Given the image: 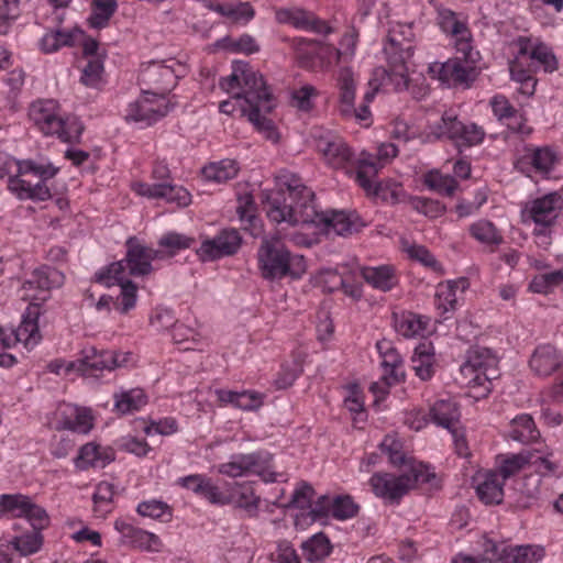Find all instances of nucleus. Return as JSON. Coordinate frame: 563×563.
I'll use <instances>...</instances> for the list:
<instances>
[{"label": "nucleus", "instance_id": "nucleus-3", "mask_svg": "<svg viewBox=\"0 0 563 563\" xmlns=\"http://www.w3.org/2000/svg\"><path fill=\"white\" fill-rule=\"evenodd\" d=\"M29 118L44 135L55 136L65 143H78L85 129L77 115L66 112L54 99L32 102Z\"/></svg>", "mask_w": 563, "mask_h": 563}, {"label": "nucleus", "instance_id": "nucleus-36", "mask_svg": "<svg viewBox=\"0 0 563 563\" xmlns=\"http://www.w3.org/2000/svg\"><path fill=\"white\" fill-rule=\"evenodd\" d=\"M467 287L468 282L466 278L440 283L435 291V306L438 310L442 313L455 310L459 292L463 294Z\"/></svg>", "mask_w": 563, "mask_h": 563}, {"label": "nucleus", "instance_id": "nucleus-51", "mask_svg": "<svg viewBox=\"0 0 563 563\" xmlns=\"http://www.w3.org/2000/svg\"><path fill=\"white\" fill-rule=\"evenodd\" d=\"M509 437L522 443L538 439L539 431L531 416L522 413L514 418L510 423Z\"/></svg>", "mask_w": 563, "mask_h": 563}, {"label": "nucleus", "instance_id": "nucleus-4", "mask_svg": "<svg viewBox=\"0 0 563 563\" xmlns=\"http://www.w3.org/2000/svg\"><path fill=\"white\" fill-rule=\"evenodd\" d=\"M258 263L265 279H299L307 271L302 255L291 253L278 241L264 240L258 250Z\"/></svg>", "mask_w": 563, "mask_h": 563}, {"label": "nucleus", "instance_id": "nucleus-29", "mask_svg": "<svg viewBox=\"0 0 563 563\" xmlns=\"http://www.w3.org/2000/svg\"><path fill=\"white\" fill-rule=\"evenodd\" d=\"M391 320L395 331L405 339L422 336L428 331L429 318L411 311H394Z\"/></svg>", "mask_w": 563, "mask_h": 563}, {"label": "nucleus", "instance_id": "nucleus-1", "mask_svg": "<svg viewBox=\"0 0 563 563\" xmlns=\"http://www.w3.org/2000/svg\"><path fill=\"white\" fill-rule=\"evenodd\" d=\"M283 187L265 195L264 209L268 219L290 225L313 224L327 234L347 235L356 230L357 217L345 211L319 212L313 203V191L295 175L282 179Z\"/></svg>", "mask_w": 563, "mask_h": 563}, {"label": "nucleus", "instance_id": "nucleus-14", "mask_svg": "<svg viewBox=\"0 0 563 563\" xmlns=\"http://www.w3.org/2000/svg\"><path fill=\"white\" fill-rule=\"evenodd\" d=\"M169 111L167 98L163 95H153L142 89V95L129 103L125 110V120L148 126L164 118Z\"/></svg>", "mask_w": 563, "mask_h": 563}, {"label": "nucleus", "instance_id": "nucleus-26", "mask_svg": "<svg viewBox=\"0 0 563 563\" xmlns=\"http://www.w3.org/2000/svg\"><path fill=\"white\" fill-rule=\"evenodd\" d=\"M176 484L181 488L192 492L195 495L205 498L212 505L223 506L228 499L224 493L205 474H190L179 477Z\"/></svg>", "mask_w": 563, "mask_h": 563}, {"label": "nucleus", "instance_id": "nucleus-35", "mask_svg": "<svg viewBox=\"0 0 563 563\" xmlns=\"http://www.w3.org/2000/svg\"><path fill=\"white\" fill-rule=\"evenodd\" d=\"M361 276L372 288L383 292L390 291L399 283L396 269L391 265L362 267Z\"/></svg>", "mask_w": 563, "mask_h": 563}, {"label": "nucleus", "instance_id": "nucleus-60", "mask_svg": "<svg viewBox=\"0 0 563 563\" xmlns=\"http://www.w3.org/2000/svg\"><path fill=\"white\" fill-rule=\"evenodd\" d=\"M531 460L529 450H523L518 454L507 456L499 465L500 478L505 482L507 478L514 476L521 471L526 465H529Z\"/></svg>", "mask_w": 563, "mask_h": 563}, {"label": "nucleus", "instance_id": "nucleus-39", "mask_svg": "<svg viewBox=\"0 0 563 563\" xmlns=\"http://www.w3.org/2000/svg\"><path fill=\"white\" fill-rule=\"evenodd\" d=\"M224 498L228 501L224 505H234L238 508L245 510L250 516L256 514L260 505V497L255 494L252 485L250 484H234L229 494L224 493Z\"/></svg>", "mask_w": 563, "mask_h": 563}, {"label": "nucleus", "instance_id": "nucleus-6", "mask_svg": "<svg viewBox=\"0 0 563 563\" xmlns=\"http://www.w3.org/2000/svg\"><path fill=\"white\" fill-rule=\"evenodd\" d=\"M57 172L58 168L51 163L25 161L19 164V174L9 178L8 188L19 199L44 201L51 198L46 181Z\"/></svg>", "mask_w": 563, "mask_h": 563}, {"label": "nucleus", "instance_id": "nucleus-27", "mask_svg": "<svg viewBox=\"0 0 563 563\" xmlns=\"http://www.w3.org/2000/svg\"><path fill=\"white\" fill-rule=\"evenodd\" d=\"M376 347L382 357L383 375L382 379L386 386L400 383L405 378L404 361L400 354L388 341H379Z\"/></svg>", "mask_w": 563, "mask_h": 563}, {"label": "nucleus", "instance_id": "nucleus-5", "mask_svg": "<svg viewBox=\"0 0 563 563\" xmlns=\"http://www.w3.org/2000/svg\"><path fill=\"white\" fill-rule=\"evenodd\" d=\"M162 258V252L141 244L135 238L126 240V254L121 261L108 266L97 277L100 283L111 286L113 282H122L126 277L125 271L131 276H146L153 272L152 262Z\"/></svg>", "mask_w": 563, "mask_h": 563}, {"label": "nucleus", "instance_id": "nucleus-30", "mask_svg": "<svg viewBox=\"0 0 563 563\" xmlns=\"http://www.w3.org/2000/svg\"><path fill=\"white\" fill-rule=\"evenodd\" d=\"M217 399L223 405H231L234 408L244 411L258 410L265 401L266 395L256 390L234 391L228 389H217L214 391Z\"/></svg>", "mask_w": 563, "mask_h": 563}, {"label": "nucleus", "instance_id": "nucleus-50", "mask_svg": "<svg viewBox=\"0 0 563 563\" xmlns=\"http://www.w3.org/2000/svg\"><path fill=\"white\" fill-rule=\"evenodd\" d=\"M338 87L340 90L341 112L343 114L353 111L356 80L354 73L349 67H342L338 74Z\"/></svg>", "mask_w": 563, "mask_h": 563}, {"label": "nucleus", "instance_id": "nucleus-11", "mask_svg": "<svg viewBox=\"0 0 563 563\" xmlns=\"http://www.w3.org/2000/svg\"><path fill=\"white\" fill-rule=\"evenodd\" d=\"M484 547L482 560L485 562L538 563L544 558V549L540 545H510L484 539Z\"/></svg>", "mask_w": 563, "mask_h": 563}, {"label": "nucleus", "instance_id": "nucleus-16", "mask_svg": "<svg viewBox=\"0 0 563 563\" xmlns=\"http://www.w3.org/2000/svg\"><path fill=\"white\" fill-rule=\"evenodd\" d=\"M369 485L376 497L398 503L413 487V482L408 474L375 473L369 478Z\"/></svg>", "mask_w": 563, "mask_h": 563}, {"label": "nucleus", "instance_id": "nucleus-49", "mask_svg": "<svg viewBox=\"0 0 563 563\" xmlns=\"http://www.w3.org/2000/svg\"><path fill=\"white\" fill-rule=\"evenodd\" d=\"M358 42V33L355 29L347 30L342 36L339 47L333 45H322L321 51L327 55H334L336 63L350 62L353 59Z\"/></svg>", "mask_w": 563, "mask_h": 563}, {"label": "nucleus", "instance_id": "nucleus-41", "mask_svg": "<svg viewBox=\"0 0 563 563\" xmlns=\"http://www.w3.org/2000/svg\"><path fill=\"white\" fill-rule=\"evenodd\" d=\"M518 52L514 60L509 64L510 76L512 80L521 84V90L526 95H532L536 87V80L533 79V71L531 64L528 60L526 54L520 52V47H517Z\"/></svg>", "mask_w": 563, "mask_h": 563}, {"label": "nucleus", "instance_id": "nucleus-18", "mask_svg": "<svg viewBox=\"0 0 563 563\" xmlns=\"http://www.w3.org/2000/svg\"><path fill=\"white\" fill-rule=\"evenodd\" d=\"M78 362V372L85 376H98L103 371H112L124 364L125 358L113 351H97L95 346H86L81 350Z\"/></svg>", "mask_w": 563, "mask_h": 563}, {"label": "nucleus", "instance_id": "nucleus-44", "mask_svg": "<svg viewBox=\"0 0 563 563\" xmlns=\"http://www.w3.org/2000/svg\"><path fill=\"white\" fill-rule=\"evenodd\" d=\"M239 170L240 164L235 159L224 158L205 165L201 174L207 181L222 184L235 178Z\"/></svg>", "mask_w": 563, "mask_h": 563}, {"label": "nucleus", "instance_id": "nucleus-28", "mask_svg": "<svg viewBox=\"0 0 563 563\" xmlns=\"http://www.w3.org/2000/svg\"><path fill=\"white\" fill-rule=\"evenodd\" d=\"M474 483L476 494L484 504H500L503 501L505 483L497 472L477 473Z\"/></svg>", "mask_w": 563, "mask_h": 563}, {"label": "nucleus", "instance_id": "nucleus-10", "mask_svg": "<svg viewBox=\"0 0 563 563\" xmlns=\"http://www.w3.org/2000/svg\"><path fill=\"white\" fill-rule=\"evenodd\" d=\"M398 147L394 143H382L377 148V155L374 156L368 153H361L357 157V172L355 174V181L367 194L380 195L383 190L382 185L376 181L377 173L383 168V161L386 162L396 157Z\"/></svg>", "mask_w": 563, "mask_h": 563}, {"label": "nucleus", "instance_id": "nucleus-8", "mask_svg": "<svg viewBox=\"0 0 563 563\" xmlns=\"http://www.w3.org/2000/svg\"><path fill=\"white\" fill-rule=\"evenodd\" d=\"M217 471L219 474L228 477H242L254 474L260 476L265 483H274L282 476V474L273 470L272 455L264 451L233 454L228 462L219 464Z\"/></svg>", "mask_w": 563, "mask_h": 563}, {"label": "nucleus", "instance_id": "nucleus-61", "mask_svg": "<svg viewBox=\"0 0 563 563\" xmlns=\"http://www.w3.org/2000/svg\"><path fill=\"white\" fill-rule=\"evenodd\" d=\"M117 10V0H93V10L89 18L92 27L101 29Z\"/></svg>", "mask_w": 563, "mask_h": 563}, {"label": "nucleus", "instance_id": "nucleus-42", "mask_svg": "<svg viewBox=\"0 0 563 563\" xmlns=\"http://www.w3.org/2000/svg\"><path fill=\"white\" fill-rule=\"evenodd\" d=\"M113 409L120 415H129L141 410L148 400L142 388L121 389L113 395Z\"/></svg>", "mask_w": 563, "mask_h": 563}, {"label": "nucleus", "instance_id": "nucleus-13", "mask_svg": "<svg viewBox=\"0 0 563 563\" xmlns=\"http://www.w3.org/2000/svg\"><path fill=\"white\" fill-rule=\"evenodd\" d=\"M178 65L175 60H152L143 65L140 69L139 81L142 89L151 91L153 95H163L166 97L176 85L178 75L174 66Z\"/></svg>", "mask_w": 563, "mask_h": 563}, {"label": "nucleus", "instance_id": "nucleus-46", "mask_svg": "<svg viewBox=\"0 0 563 563\" xmlns=\"http://www.w3.org/2000/svg\"><path fill=\"white\" fill-rule=\"evenodd\" d=\"M399 59V57H397ZM390 69L383 67L375 69V80H389L393 91L400 92L410 88L408 79V69L406 63L396 59H388Z\"/></svg>", "mask_w": 563, "mask_h": 563}, {"label": "nucleus", "instance_id": "nucleus-40", "mask_svg": "<svg viewBox=\"0 0 563 563\" xmlns=\"http://www.w3.org/2000/svg\"><path fill=\"white\" fill-rule=\"evenodd\" d=\"M429 418L438 427L453 430L459 423L460 410L457 405L450 399L437 400L429 409Z\"/></svg>", "mask_w": 563, "mask_h": 563}, {"label": "nucleus", "instance_id": "nucleus-25", "mask_svg": "<svg viewBox=\"0 0 563 563\" xmlns=\"http://www.w3.org/2000/svg\"><path fill=\"white\" fill-rule=\"evenodd\" d=\"M275 20L280 24H289L296 29L310 30L320 34L331 32V27L324 22L298 7L275 9Z\"/></svg>", "mask_w": 563, "mask_h": 563}, {"label": "nucleus", "instance_id": "nucleus-22", "mask_svg": "<svg viewBox=\"0 0 563 563\" xmlns=\"http://www.w3.org/2000/svg\"><path fill=\"white\" fill-rule=\"evenodd\" d=\"M515 45L526 54L534 71L542 68L545 73H553L558 69V59L552 48L539 40L519 36Z\"/></svg>", "mask_w": 563, "mask_h": 563}, {"label": "nucleus", "instance_id": "nucleus-37", "mask_svg": "<svg viewBox=\"0 0 563 563\" xmlns=\"http://www.w3.org/2000/svg\"><path fill=\"white\" fill-rule=\"evenodd\" d=\"M411 367L421 380H429L435 373V353L431 343H420L411 356Z\"/></svg>", "mask_w": 563, "mask_h": 563}, {"label": "nucleus", "instance_id": "nucleus-17", "mask_svg": "<svg viewBox=\"0 0 563 563\" xmlns=\"http://www.w3.org/2000/svg\"><path fill=\"white\" fill-rule=\"evenodd\" d=\"M1 505L5 510L12 511L15 517L27 519L35 531L42 530L48 525L46 510L34 504L25 495H2Z\"/></svg>", "mask_w": 563, "mask_h": 563}, {"label": "nucleus", "instance_id": "nucleus-54", "mask_svg": "<svg viewBox=\"0 0 563 563\" xmlns=\"http://www.w3.org/2000/svg\"><path fill=\"white\" fill-rule=\"evenodd\" d=\"M236 212L244 225V230H249L253 236H257L261 231L258 225L260 219L255 214V207L252 196L245 195L239 198Z\"/></svg>", "mask_w": 563, "mask_h": 563}, {"label": "nucleus", "instance_id": "nucleus-38", "mask_svg": "<svg viewBox=\"0 0 563 563\" xmlns=\"http://www.w3.org/2000/svg\"><path fill=\"white\" fill-rule=\"evenodd\" d=\"M113 460V452L110 448L100 446L93 442L82 445L76 460L77 467H104Z\"/></svg>", "mask_w": 563, "mask_h": 563}, {"label": "nucleus", "instance_id": "nucleus-47", "mask_svg": "<svg viewBox=\"0 0 563 563\" xmlns=\"http://www.w3.org/2000/svg\"><path fill=\"white\" fill-rule=\"evenodd\" d=\"M451 141L459 147H472L481 144L485 137L484 129L474 122L457 119Z\"/></svg>", "mask_w": 563, "mask_h": 563}, {"label": "nucleus", "instance_id": "nucleus-59", "mask_svg": "<svg viewBox=\"0 0 563 563\" xmlns=\"http://www.w3.org/2000/svg\"><path fill=\"white\" fill-rule=\"evenodd\" d=\"M424 184L430 189L445 196H452L457 188V183L452 176L443 175L438 170L427 173Z\"/></svg>", "mask_w": 563, "mask_h": 563}, {"label": "nucleus", "instance_id": "nucleus-57", "mask_svg": "<svg viewBox=\"0 0 563 563\" xmlns=\"http://www.w3.org/2000/svg\"><path fill=\"white\" fill-rule=\"evenodd\" d=\"M290 46L296 53V57L301 66L308 67L312 54L318 53L320 55H327L325 52L321 51L323 44L317 43L311 40L303 37H294L289 40Z\"/></svg>", "mask_w": 563, "mask_h": 563}, {"label": "nucleus", "instance_id": "nucleus-58", "mask_svg": "<svg viewBox=\"0 0 563 563\" xmlns=\"http://www.w3.org/2000/svg\"><path fill=\"white\" fill-rule=\"evenodd\" d=\"M43 543L42 534L38 531L14 537L8 542L13 549L22 556H27L36 553Z\"/></svg>", "mask_w": 563, "mask_h": 563}, {"label": "nucleus", "instance_id": "nucleus-52", "mask_svg": "<svg viewBox=\"0 0 563 563\" xmlns=\"http://www.w3.org/2000/svg\"><path fill=\"white\" fill-rule=\"evenodd\" d=\"M305 559L311 563L324 560L331 553L330 541L323 533H317L301 545Z\"/></svg>", "mask_w": 563, "mask_h": 563}, {"label": "nucleus", "instance_id": "nucleus-21", "mask_svg": "<svg viewBox=\"0 0 563 563\" xmlns=\"http://www.w3.org/2000/svg\"><path fill=\"white\" fill-rule=\"evenodd\" d=\"M64 275L56 268L43 266L36 268L23 283V289L26 296L32 300H46L52 288L62 286Z\"/></svg>", "mask_w": 563, "mask_h": 563}, {"label": "nucleus", "instance_id": "nucleus-56", "mask_svg": "<svg viewBox=\"0 0 563 563\" xmlns=\"http://www.w3.org/2000/svg\"><path fill=\"white\" fill-rule=\"evenodd\" d=\"M114 487L111 483L101 482L93 493V505L97 517H104L112 509Z\"/></svg>", "mask_w": 563, "mask_h": 563}, {"label": "nucleus", "instance_id": "nucleus-45", "mask_svg": "<svg viewBox=\"0 0 563 563\" xmlns=\"http://www.w3.org/2000/svg\"><path fill=\"white\" fill-rule=\"evenodd\" d=\"M457 119L452 111H445L438 121L427 125L426 131L421 134L422 142L432 143L443 139L451 141Z\"/></svg>", "mask_w": 563, "mask_h": 563}, {"label": "nucleus", "instance_id": "nucleus-2", "mask_svg": "<svg viewBox=\"0 0 563 563\" xmlns=\"http://www.w3.org/2000/svg\"><path fill=\"white\" fill-rule=\"evenodd\" d=\"M219 85L230 95L219 104L221 113L246 115L260 131L267 132V137L275 136L272 121L264 115L274 108L272 93L258 71L247 63L236 62L231 74L221 78Z\"/></svg>", "mask_w": 563, "mask_h": 563}, {"label": "nucleus", "instance_id": "nucleus-34", "mask_svg": "<svg viewBox=\"0 0 563 563\" xmlns=\"http://www.w3.org/2000/svg\"><path fill=\"white\" fill-rule=\"evenodd\" d=\"M529 365L536 375L550 376L562 365V356L550 344L539 345L532 353Z\"/></svg>", "mask_w": 563, "mask_h": 563}, {"label": "nucleus", "instance_id": "nucleus-33", "mask_svg": "<svg viewBox=\"0 0 563 563\" xmlns=\"http://www.w3.org/2000/svg\"><path fill=\"white\" fill-rule=\"evenodd\" d=\"M558 159V154L549 146H527L519 164L530 166L540 175H548L553 170Z\"/></svg>", "mask_w": 563, "mask_h": 563}, {"label": "nucleus", "instance_id": "nucleus-64", "mask_svg": "<svg viewBox=\"0 0 563 563\" xmlns=\"http://www.w3.org/2000/svg\"><path fill=\"white\" fill-rule=\"evenodd\" d=\"M102 62L97 57H92L82 68L80 82L86 87L98 88L102 81Z\"/></svg>", "mask_w": 563, "mask_h": 563}, {"label": "nucleus", "instance_id": "nucleus-15", "mask_svg": "<svg viewBox=\"0 0 563 563\" xmlns=\"http://www.w3.org/2000/svg\"><path fill=\"white\" fill-rule=\"evenodd\" d=\"M427 74L445 86H466L474 80L475 73L472 66L465 65L459 58H451L444 63L429 64Z\"/></svg>", "mask_w": 563, "mask_h": 563}, {"label": "nucleus", "instance_id": "nucleus-63", "mask_svg": "<svg viewBox=\"0 0 563 563\" xmlns=\"http://www.w3.org/2000/svg\"><path fill=\"white\" fill-rule=\"evenodd\" d=\"M195 239L177 232H167L158 240V245L166 249L169 255H175L179 251L190 249Z\"/></svg>", "mask_w": 563, "mask_h": 563}, {"label": "nucleus", "instance_id": "nucleus-32", "mask_svg": "<svg viewBox=\"0 0 563 563\" xmlns=\"http://www.w3.org/2000/svg\"><path fill=\"white\" fill-rule=\"evenodd\" d=\"M59 415L64 428L68 430L86 434L93 427V417L89 408L64 404L59 407Z\"/></svg>", "mask_w": 563, "mask_h": 563}, {"label": "nucleus", "instance_id": "nucleus-53", "mask_svg": "<svg viewBox=\"0 0 563 563\" xmlns=\"http://www.w3.org/2000/svg\"><path fill=\"white\" fill-rule=\"evenodd\" d=\"M11 334L14 339V344L22 342L27 349L34 347L42 339L37 318H31L30 316L23 318L18 329Z\"/></svg>", "mask_w": 563, "mask_h": 563}, {"label": "nucleus", "instance_id": "nucleus-20", "mask_svg": "<svg viewBox=\"0 0 563 563\" xmlns=\"http://www.w3.org/2000/svg\"><path fill=\"white\" fill-rule=\"evenodd\" d=\"M242 239L235 229L222 230L212 239L202 241L197 254L202 261H213L238 252Z\"/></svg>", "mask_w": 563, "mask_h": 563}, {"label": "nucleus", "instance_id": "nucleus-23", "mask_svg": "<svg viewBox=\"0 0 563 563\" xmlns=\"http://www.w3.org/2000/svg\"><path fill=\"white\" fill-rule=\"evenodd\" d=\"M132 188L139 196L153 199L162 198L169 203H175L177 207H187L191 202L190 192L181 186L167 183H135L132 185Z\"/></svg>", "mask_w": 563, "mask_h": 563}, {"label": "nucleus", "instance_id": "nucleus-62", "mask_svg": "<svg viewBox=\"0 0 563 563\" xmlns=\"http://www.w3.org/2000/svg\"><path fill=\"white\" fill-rule=\"evenodd\" d=\"M136 511L140 516L152 519L168 520L172 517L169 506L158 499H150L140 503L136 507Z\"/></svg>", "mask_w": 563, "mask_h": 563}, {"label": "nucleus", "instance_id": "nucleus-24", "mask_svg": "<svg viewBox=\"0 0 563 563\" xmlns=\"http://www.w3.org/2000/svg\"><path fill=\"white\" fill-rule=\"evenodd\" d=\"M413 31L411 25L398 24L394 26L387 37L384 51L390 60L399 57V62L407 63L413 55Z\"/></svg>", "mask_w": 563, "mask_h": 563}, {"label": "nucleus", "instance_id": "nucleus-48", "mask_svg": "<svg viewBox=\"0 0 563 563\" xmlns=\"http://www.w3.org/2000/svg\"><path fill=\"white\" fill-rule=\"evenodd\" d=\"M77 29H56L46 32L40 40L42 52L49 54L57 52L62 47L73 46L75 43Z\"/></svg>", "mask_w": 563, "mask_h": 563}, {"label": "nucleus", "instance_id": "nucleus-43", "mask_svg": "<svg viewBox=\"0 0 563 563\" xmlns=\"http://www.w3.org/2000/svg\"><path fill=\"white\" fill-rule=\"evenodd\" d=\"M470 235L478 243L496 250L504 242L501 231L489 220L479 219L468 227Z\"/></svg>", "mask_w": 563, "mask_h": 563}, {"label": "nucleus", "instance_id": "nucleus-7", "mask_svg": "<svg viewBox=\"0 0 563 563\" xmlns=\"http://www.w3.org/2000/svg\"><path fill=\"white\" fill-rule=\"evenodd\" d=\"M311 137L324 163L333 169H342L355 178L357 157L350 145L338 134L322 128H313Z\"/></svg>", "mask_w": 563, "mask_h": 563}, {"label": "nucleus", "instance_id": "nucleus-9", "mask_svg": "<svg viewBox=\"0 0 563 563\" xmlns=\"http://www.w3.org/2000/svg\"><path fill=\"white\" fill-rule=\"evenodd\" d=\"M437 22L441 31L451 36L454 47L466 63L474 64L478 52L474 51L473 36L468 27L467 18L451 9L439 5L437 8Z\"/></svg>", "mask_w": 563, "mask_h": 563}, {"label": "nucleus", "instance_id": "nucleus-31", "mask_svg": "<svg viewBox=\"0 0 563 563\" xmlns=\"http://www.w3.org/2000/svg\"><path fill=\"white\" fill-rule=\"evenodd\" d=\"M319 500L327 504V507L312 508L314 517H321L330 512L338 520H347L358 514L360 506L350 495L335 496L330 500L327 496H321Z\"/></svg>", "mask_w": 563, "mask_h": 563}, {"label": "nucleus", "instance_id": "nucleus-12", "mask_svg": "<svg viewBox=\"0 0 563 563\" xmlns=\"http://www.w3.org/2000/svg\"><path fill=\"white\" fill-rule=\"evenodd\" d=\"M497 365L498 358L490 349L476 346L468 351L462 372L472 376L470 383L473 386L483 387L484 393H489L492 380L499 375Z\"/></svg>", "mask_w": 563, "mask_h": 563}, {"label": "nucleus", "instance_id": "nucleus-55", "mask_svg": "<svg viewBox=\"0 0 563 563\" xmlns=\"http://www.w3.org/2000/svg\"><path fill=\"white\" fill-rule=\"evenodd\" d=\"M562 284L563 269H559L534 276L529 284V289L534 294L548 295Z\"/></svg>", "mask_w": 563, "mask_h": 563}, {"label": "nucleus", "instance_id": "nucleus-19", "mask_svg": "<svg viewBox=\"0 0 563 563\" xmlns=\"http://www.w3.org/2000/svg\"><path fill=\"white\" fill-rule=\"evenodd\" d=\"M563 208V198L556 192H549L527 203L526 216L538 227H551Z\"/></svg>", "mask_w": 563, "mask_h": 563}]
</instances>
